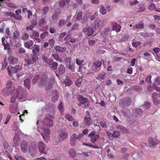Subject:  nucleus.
<instances>
[{"label": "nucleus", "mask_w": 160, "mask_h": 160, "mask_svg": "<svg viewBox=\"0 0 160 160\" xmlns=\"http://www.w3.org/2000/svg\"><path fill=\"white\" fill-rule=\"evenodd\" d=\"M65 3V0H61L59 3V5L60 7H63Z\"/></svg>", "instance_id": "46"}, {"label": "nucleus", "mask_w": 160, "mask_h": 160, "mask_svg": "<svg viewBox=\"0 0 160 160\" xmlns=\"http://www.w3.org/2000/svg\"><path fill=\"white\" fill-rule=\"evenodd\" d=\"M144 25L143 24H137L134 25L133 27V29L134 30L136 29H142L144 28Z\"/></svg>", "instance_id": "25"}, {"label": "nucleus", "mask_w": 160, "mask_h": 160, "mask_svg": "<svg viewBox=\"0 0 160 160\" xmlns=\"http://www.w3.org/2000/svg\"><path fill=\"white\" fill-rule=\"evenodd\" d=\"M44 61L47 63V64L50 67H51V64H52L53 62V60L51 59L45 58H44Z\"/></svg>", "instance_id": "31"}, {"label": "nucleus", "mask_w": 160, "mask_h": 160, "mask_svg": "<svg viewBox=\"0 0 160 160\" xmlns=\"http://www.w3.org/2000/svg\"><path fill=\"white\" fill-rule=\"evenodd\" d=\"M157 139H153L151 137H150L148 139V144L149 147L151 148H153L156 147Z\"/></svg>", "instance_id": "13"}, {"label": "nucleus", "mask_w": 160, "mask_h": 160, "mask_svg": "<svg viewBox=\"0 0 160 160\" xmlns=\"http://www.w3.org/2000/svg\"><path fill=\"white\" fill-rule=\"evenodd\" d=\"M82 18V12L80 11L76 12V19L77 20H80Z\"/></svg>", "instance_id": "33"}, {"label": "nucleus", "mask_w": 160, "mask_h": 160, "mask_svg": "<svg viewBox=\"0 0 160 160\" xmlns=\"http://www.w3.org/2000/svg\"><path fill=\"white\" fill-rule=\"evenodd\" d=\"M77 64L79 65H81L83 62V60H79L77 59L76 60Z\"/></svg>", "instance_id": "60"}, {"label": "nucleus", "mask_w": 160, "mask_h": 160, "mask_svg": "<svg viewBox=\"0 0 160 160\" xmlns=\"http://www.w3.org/2000/svg\"><path fill=\"white\" fill-rule=\"evenodd\" d=\"M82 145H85L87 146H89L90 147H91L93 148H99V147L96 146H94V145H93L91 143H86L85 142H83L82 143Z\"/></svg>", "instance_id": "34"}, {"label": "nucleus", "mask_w": 160, "mask_h": 160, "mask_svg": "<svg viewBox=\"0 0 160 160\" xmlns=\"http://www.w3.org/2000/svg\"><path fill=\"white\" fill-rule=\"evenodd\" d=\"M32 35H34L36 37H38L39 36V33L38 32H36L35 30H33L32 31Z\"/></svg>", "instance_id": "62"}, {"label": "nucleus", "mask_w": 160, "mask_h": 160, "mask_svg": "<svg viewBox=\"0 0 160 160\" xmlns=\"http://www.w3.org/2000/svg\"><path fill=\"white\" fill-rule=\"evenodd\" d=\"M131 99L128 97L123 98L119 102L120 105L122 107H126L129 106L131 103Z\"/></svg>", "instance_id": "3"}, {"label": "nucleus", "mask_w": 160, "mask_h": 160, "mask_svg": "<svg viewBox=\"0 0 160 160\" xmlns=\"http://www.w3.org/2000/svg\"><path fill=\"white\" fill-rule=\"evenodd\" d=\"M13 38L14 40H16L19 38L20 36L19 32L17 31H15L13 33Z\"/></svg>", "instance_id": "29"}, {"label": "nucleus", "mask_w": 160, "mask_h": 160, "mask_svg": "<svg viewBox=\"0 0 160 160\" xmlns=\"http://www.w3.org/2000/svg\"><path fill=\"white\" fill-rule=\"evenodd\" d=\"M54 83V80H52L49 82L48 85L46 86L45 89L47 90H49L51 89L53 86V84Z\"/></svg>", "instance_id": "27"}, {"label": "nucleus", "mask_w": 160, "mask_h": 160, "mask_svg": "<svg viewBox=\"0 0 160 160\" xmlns=\"http://www.w3.org/2000/svg\"><path fill=\"white\" fill-rule=\"evenodd\" d=\"M86 113V115L84 118V123L86 125H89L91 121L90 115L88 111H87Z\"/></svg>", "instance_id": "9"}, {"label": "nucleus", "mask_w": 160, "mask_h": 160, "mask_svg": "<svg viewBox=\"0 0 160 160\" xmlns=\"http://www.w3.org/2000/svg\"><path fill=\"white\" fill-rule=\"evenodd\" d=\"M52 56L57 62H62V59L60 58L58 55L57 54H52Z\"/></svg>", "instance_id": "30"}, {"label": "nucleus", "mask_w": 160, "mask_h": 160, "mask_svg": "<svg viewBox=\"0 0 160 160\" xmlns=\"http://www.w3.org/2000/svg\"><path fill=\"white\" fill-rule=\"evenodd\" d=\"M82 82V79L81 78H79L76 80L75 83V85L78 87H80L81 86Z\"/></svg>", "instance_id": "36"}, {"label": "nucleus", "mask_w": 160, "mask_h": 160, "mask_svg": "<svg viewBox=\"0 0 160 160\" xmlns=\"http://www.w3.org/2000/svg\"><path fill=\"white\" fill-rule=\"evenodd\" d=\"M155 8V5L154 3H152L148 7V8L150 10H152Z\"/></svg>", "instance_id": "56"}, {"label": "nucleus", "mask_w": 160, "mask_h": 160, "mask_svg": "<svg viewBox=\"0 0 160 160\" xmlns=\"http://www.w3.org/2000/svg\"><path fill=\"white\" fill-rule=\"evenodd\" d=\"M44 134L41 133L44 139L46 138H48L51 133L50 130L48 128H44L43 129Z\"/></svg>", "instance_id": "16"}, {"label": "nucleus", "mask_w": 160, "mask_h": 160, "mask_svg": "<svg viewBox=\"0 0 160 160\" xmlns=\"http://www.w3.org/2000/svg\"><path fill=\"white\" fill-rule=\"evenodd\" d=\"M47 78L48 77L46 74L42 75L40 78L39 81H38L39 82V85L42 87L45 85L47 82Z\"/></svg>", "instance_id": "6"}, {"label": "nucleus", "mask_w": 160, "mask_h": 160, "mask_svg": "<svg viewBox=\"0 0 160 160\" xmlns=\"http://www.w3.org/2000/svg\"><path fill=\"white\" fill-rule=\"evenodd\" d=\"M79 24L78 23H75L72 27L73 29H78Z\"/></svg>", "instance_id": "59"}, {"label": "nucleus", "mask_w": 160, "mask_h": 160, "mask_svg": "<svg viewBox=\"0 0 160 160\" xmlns=\"http://www.w3.org/2000/svg\"><path fill=\"white\" fill-rule=\"evenodd\" d=\"M81 136V135L79 134L78 135H77L76 134L73 133L71 136L70 138L74 139H78Z\"/></svg>", "instance_id": "40"}, {"label": "nucleus", "mask_w": 160, "mask_h": 160, "mask_svg": "<svg viewBox=\"0 0 160 160\" xmlns=\"http://www.w3.org/2000/svg\"><path fill=\"white\" fill-rule=\"evenodd\" d=\"M109 30V28H105L104 31H103V33L104 34L103 35H107L108 34V32Z\"/></svg>", "instance_id": "61"}, {"label": "nucleus", "mask_w": 160, "mask_h": 160, "mask_svg": "<svg viewBox=\"0 0 160 160\" xmlns=\"http://www.w3.org/2000/svg\"><path fill=\"white\" fill-rule=\"evenodd\" d=\"M112 30H116V32H118L120 31L121 27L118 24L113 22L112 23Z\"/></svg>", "instance_id": "21"}, {"label": "nucleus", "mask_w": 160, "mask_h": 160, "mask_svg": "<svg viewBox=\"0 0 160 160\" xmlns=\"http://www.w3.org/2000/svg\"><path fill=\"white\" fill-rule=\"evenodd\" d=\"M8 60L9 63L12 64H17L18 61L17 58L13 56H11L9 58Z\"/></svg>", "instance_id": "22"}, {"label": "nucleus", "mask_w": 160, "mask_h": 160, "mask_svg": "<svg viewBox=\"0 0 160 160\" xmlns=\"http://www.w3.org/2000/svg\"><path fill=\"white\" fill-rule=\"evenodd\" d=\"M39 76L37 75L35 76V78L33 79L32 82L33 83L37 82V81L38 80Z\"/></svg>", "instance_id": "55"}, {"label": "nucleus", "mask_w": 160, "mask_h": 160, "mask_svg": "<svg viewBox=\"0 0 160 160\" xmlns=\"http://www.w3.org/2000/svg\"><path fill=\"white\" fill-rule=\"evenodd\" d=\"M6 38L3 37L2 39V41L3 45L4 46V49L7 50L9 48V45L6 41H5Z\"/></svg>", "instance_id": "19"}, {"label": "nucleus", "mask_w": 160, "mask_h": 160, "mask_svg": "<svg viewBox=\"0 0 160 160\" xmlns=\"http://www.w3.org/2000/svg\"><path fill=\"white\" fill-rule=\"evenodd\" d=\"M93 29L89 27H86L82 30V32L85 35L88 36H90L93 34Z\"/></svg>", "instance_id": "7"}, {"label": "nucleus", "mask_w": 160, "mask_h": 160, "mask_svg": "<svg viewBox=\"0 0 160 160\" xmlns=\"http://www.w3.org/2000/svg\"><path fill=\"white\" fill-rule=\"evenodd\" d=\"M60 14V11L59 10L55 11L54 13L52 15L51 17L52 20V21L56 20Z\"/></svg>", "instance_id": "23"}, {"label": "nucleus", "mask_w": 160, "mask_h": 160, "mask_svg": "<svg viewBox=\"0 0 160 160\" xmlns=\"http://www.w3.org/2000/svg\"><path fill=\"white\" fill-rule=\"evenodd\" d=\"M140 43L139 42H132V45L135 47H137L140 44Z\"/></svg>", "instance_id": "64"}, {"label": "nucleus", "mask_w": 160, "mask_h": 160, "mask_svg": "<svg viewBox=\"0 0 160 160\" xmlns=\"http://www.w3.org/2000/svg\"><path fill=\"white\" fill-rule=\"evenodd\" d=\"M16 92H17L16 95L12 96L10 99V102L11 103L14 102L16 100V99L17 98L19 94V92L17 90H16Z\"/></svg>", "instance_id": "28"}, {"label": "nucleus", "mask_w": 160, "mask_h": 160, "mask_svg": "<svg viewBox=\"0 0 160 160\" xmlns=\"http://www.w3.org/2000/svg\"><path fill=\"white\" fill-rule=\"evenodd\" d=\"M29 38V35L26 33H24L22 37V39L23 40H26Z\"/></svg>", "instance_id": "38"}, {"label": "nucleus", "mask_w": 160, "mask_h": 160, "mask_svg": "<svg viewBox=\"0 0 160 160\" xmlns=\"http://www.w3.org/2000/svg\"><path fill=\"white\" fill-rule=\"evenodd\" d=\"M93 66L96 69L97 68H99L100 67V62L99 61H97L95 62L93 65Z\"/></svg>", "instance_id": "41"}, {"label": "nucleus", "mask_w": 160, "mask_h": 160, "mask_svg": "<svg viewBox=\"0 0 160 160\" xmlns=\"http://www.w3.org/2000/svg\"><path fill=\"white\" fill-rule=\"evenodd\" d=\"M153 101L154 104L156 105H158L160 103L159 101L157 100L156 98L153 99Z\"/></svg>", "instance_id": "57"}, {"label": "nucleus", "mask_w": 160, "mask_h": 160, "mask_svg": "<svg viewBox=\"0 0 160 160\" xmlns=\"http://www.w3.org/2000/svg\"><path fill=\"white\" fill-rule=\"evenodd\" d=\"M24 84L25 86L27 87L28 89L30 88V82L29 79H26L24 81Z\"/></svg>", "instance_id": "26"}, {"label": "nucleus", "mask_w": 160, "mask_h": 160, "mask_svg": "<svg viewBox=\"0 0 160 160\" xmlns=\"http://www.w3.org/2000/svg\"><path fill=\"white\" fill-rule=\"evenodd\" d=\"M21 148L23 152H26L27 151L28 148V144L26 141L24 140L22 141Z\"/></svg>", "instance_id": "15"}, {"label": "nucleus", "mask_w": 160, "mask_h": 160, "mask_svg": "<svg viewBox=\"0 0 160 160\" xmlns=\"http://www.w3.org/2000/svg\"><path fill=\"white\" fill-rule=\"evenodd\" d=\"M7 69L8 71V74L10 75L11 74V71L13 73H17L20 71V69L18 68L15 67H12L11 68V70L9 66H8L7 68Z\"/></svg>", "instance_id": "14"}, {"label": "nucleus", "mask_w": 160, "mask_h": 160, "mask_svg": "<svg viewBox=\"0 0 160 160\" xmlns=\"http://www.w3.org/2000/svg\"><path fill=\"white\" fill-rule=\"evenodd\" d=\"M78 101L79 102L78 106L82 108L88 107L90 104L89 100L84 98L82 96H79L78 99Z\"/></svg>", "instance_id": "1"}, {"label": "nucleus", "mask_w": 160, "mask_h": 160, "mask_svg": "<svg viewBox=\"0 0 160 160\" xmlns=\"http://www.w3.org/2000/svg\"><path fill=\"white\" fill-rule=\"evenodd\" d=\"M58 65V63L56 62H53V63L51 64V67L50 68L52 70H55L57 68Z\"/></svg>", "instance_id": "35"}, {"label": "nucleus", "mask_w": 160, "mask_h": 160, "mask_svg": "<svg viewBox=\"0 0 160 160\" xmlns=\"http://www.w3.org/2000/svg\"><path fill=\"white\" fill-rule=\"evenodd\" d=\"M66 117L70 121H72L74 119V118L69 114H66Z\"/></svg>", "instance_id": "43"}, {"label": "nucleus", "mask_w": 160, "mask_h": 160, "mask_svg": "<svg viewBox=\"0 0 160 160\" xmlns=\"http://www.w3.org/2000/svg\"><path fill=\"white\" fill-rule=\"evenodd\" d=\"M68 153L70 157L73 158L76 156V151L73 149H71L68 151Z\"/></svg>", "instance_id": "24"}, {"label": "nucleus", "mask_w": 160, "mask_h": 160, "mask_svg": "<svg viewBox=\"0 0 160 160\" xmlns=\"http://www.w3.org/2000/svg\"><path fill=\"white\" fill-rule=\"evenodd\" d=\"M48 6L44 7L42 11L43 13L44 14H46L48 12Z\"/></svg>", "instance_id": "48"}, {"label": "nucleus", "mask_w": 160, "mask_h": 160, "mask_svg": "<svg viewBox=\"0 0 160 160\" xmlns=\"http://www.w3.org/2000/svg\"><path fill=\"white\" fill-rule=\"evenodd\" d=\"M70 144L71 146H74L75 145L76 143V140L75 139H74L70 138Z\"/></svg>", "instance_id": "53"}, {"label": "nucleus", "mask_w": 160, "mask_h": 160, "mask_svg": "<svg viewBox=\"0 0 160 160\" xmlns=\"http://www.w3.org/2000/svg\"><path fill=\"white\" fill-rule=\"evenodd\" d=\"M120 136V134L118 131H114L112 133V137H118Z\"/></svg>", "instance_id": "42"}, {"label": "nucleus", "mask_w": 160, "mask_h": 160, "mask_svg": "<svg viewBox=\"0 0 160 160\" xmlns=\"http://www.w3.org/2000/svg\"><path fill=\"white\" fill-rule=\"evenodd\" d=\"M54 49L57 52H64L66 50V49L64 47H61L58 45L55 46Z\"/></svg>", "instance_id": "18"}, {"label": "nucleus", "mask_w": 160, "mask_h": 160, "mask_svg": "<svg viewBox=\"0 0 160 160\" xmlns=\"http://www.w3.org/2000/svg\"><path fill=\"white\" fill-rule=\"evenodd\" d=\"M11 118V116L10 115H7V117L6 118V121L4 122L5 124H7L8 122L10 119Z\"/></svg>", "instance_id": "58"}, {"label": "nucleus", "mask_w": 160, "mask_h": 160, "mask_svg": "<svg viewBox=\"0 0 160 160\" xmlns=\"http://www.w3.org/2000/svg\"><path fill=\"white\" fill-rule=\"evenodd\" d=\"M59 92L57 90H54L52 92V96L55 97L56 99H58L59 97Z\"/></svg>", "instance_id": "37"}, {"label": "nucleus", "mask_w": 160, "mask_h": 160, "mask_svg": "<svg viewBox=\"0 0 160 160\" xmlns=\"http://www.w3.org/2000/svg\"><path fill=\"white\" fill-rule=\"evenodd\" d=\"M5 33L7 34L6 37L7 38H8L10 35V29L9 28H7L5 30Z\"/></svg>", "instance_id": "50"}, {"label": "nucleus", "mask_w": 160, "mask_h": 160, "mask_svg": "<svg viewBox=\"0 0 160 160\" xmlns=\"http://www.w3.org/2000/svg\"><path fill=\"white\" fill-rule=\"evenodd\" d=\"M34 44V42L32 40L28 41L24 43V46L28 49H31Z\"/></svg>", "instance_id": "20"}, {"label": "nucleus", "mask_w": 160, "mask_h": 160, "mask_svg": "<svg viewBox=\"0 0 160 160\" xmlns=\"http://www.w3.org/2000/svg\"><path fill=\"white\" fill-rule=\"evenodd\" d=\"M65 23V22L64 19L60 20L59 22V26L62 27Z\"/></svg>", "instance_id": "54"}, {"label": "nucleus", "mask_w": 160, "mask_h": 160, "mask_svg": "<svg viewBox=\"0 0 160 160\" xmlns=\"http://www.w3.org/2000/svg\"><path fill=\"white\" fill-rule=\"evenodd\" d=\"M39 51V46L38 45L35 44L32 51L33 53L32 55L37 58L39 55L38 53Z\"/></svg>", "instance_id": "11"}, {"label": "nucleus", "mask_w": 160, "mask_h": 160, "mask_svg": "<svg viewBox=\"0 0 160 160\" xmlns=\"http://www.w3.org/2000/svg\"><path fill=\"white\" fill-rule=\"evenodd\" d=\"M58 72L61 74H62L64 73L65 71L64 67L62 65H61L58 68Z\"/></svg>", "instance_id": "32"}, {"label": "nucleus", "mask_w": 160, "mask_h": 160, "mask_svg": "<svg viewBox=\"0 0 160 160\" xmlns=\"http://www.w3.org/2000/svg\"><path fill=\"white\" fill-rule=\"evenodd\" d=\"M151 76L150 75L148 76L146 78V81L148 84H150L151 83Z\"/></svg>", "instance_id": "52"}, {"label": "nucleus", "mask_w": 160, "mask_h": 160, "mask_svg": "<svg viewBox=\"0 0 160 160\" xmlns=\"http://www.w3.org/2000/svg\"><path fill=\"white\" fill-rule=\"evenodd\" d=\"M46 23V22L45 21V19L42 18L39 19V24H45Z\"/></svg>", "instance_id": "47"}, {"label": "nucleus", "mask_w": 160, "mask_h": 160, "mask_svg": "<svg viewBox=\"0 0 160 160\" xmlns=\"http://www.w3.org/2000/svg\"><path fill=\"white\" fill-rule=\"evenodd\" d=\"M48 32H45L40 35V37L41 39H43L44 37L48 34Z\"/></svg>", "instance_id": "51"}, {"label": "nucleus", "mask_w": 160, "mask_h": 160, "mask_svg": "<svg viewBox=\"0 0 160 160\" xmlns=\"http://www.w3.org/2000/svg\"><path fill=\"white\" fill-rule=\"evenodd\" d=\"M49 44L51 47H53L54 45V41L52 39H51L48 41Z\"/></svg>", "instance_id": "44"}, {"label": "nucleus", "mask_w": 160, "mask_h": 160, "mask_svg": "<svg viewBox=\"0 0 160 160\" xmlns=\"http://www.w3.org/2000/svg\"><path fill=\"white\" fill-rule=\"evenodd\" d=\"M154 84L156 85H160V77H158L154 82Z\"/></svg>", "instance_id": "45"}, {"label": "nucleus", "mask_w": 160, "mask_h": 160, "mask_svg": "<svg viewBox=\"0 0 160 160\" xmlns=\"http://www.w3.org/2000/svg\"><path fill=\"white\" fill-rule=\"evenodd\" d=\"M68 135V133L65 132H61L57 137L58 139V142H60L66 139Z\"/></svg>", "instance_id": "12"}, {"label": "nucleus", "mask_w": 160, "mask_h": 160, "mask_svg": "<svg viewBox=\"0 0 160 160\" xmlns=\"http://www.w3.org/2000/svg\"><path fill=\"white\" fill-rule=\"evenodd\" d=\"M54 117L49 114H46L45 116V119L44 121V124L46 126L52 127L53 123V120Z\"/></svg>", "instance_id": "2"}, {"label": "nucleus", "mask_w": 160, "mask_h": 160, "mask_svg": "<svg viewBox=\"0 0 160 160\" xmlns=\"http://www.w3.org/2000/svg\"><path fill=\"white\" fill-rule=\"evenodd\" d=\"M7 92L8 94H11L16 90L15 87L13 85V83L11 81H8L6 84Z\"/></svg>", "instance_id": "4"}, {"label": "nucleus", "mask_w": 160, "mask_h": 160, "mask_svg": "<svg viewBox=\"0 0 160 160\" xmlns=\"http://www.w3.org/2000/svg\"><path fill=\"white\" fill-rule=\"evenodd\" d=\"M38 148L40 152L42 154H46L47 151L45 149V145L42 142H40L38 143Z\"/></svg>", "instance_id": "5"}, {"label": "nucleus", "mask_w": 160, "mask_h": 160, "mask_svg": "<svg viewBox=\"0 0 160 160\" xmlns=\"http://www.w3.org/2000/svg\"><path fill=\"white\" fill-rule=\"evenodd\" d=\"M37 58L32 56L31 57H27L25 59V63L26 64H28L30 65L31 64H33L36 61V59Z\"/></svg>", "instance_id": "10"}, {"label": "nucleus", "mask_w": 160, "mask_h": 160, "mask_svg": "<svg viewBox=\"0 0 160 160\" xmlns=\"http://www.w3.org/2000/svg\"><path fill=\"white\" fill-rule=\"evenodd\" d=\"M96 133L93 131L88 135V137L91 138V142L94 143L96 142L99 136L97 134H95Z\"/></svg>", "instance_id": "8"}, {"label": "nucleus", "mask_w": 160, "mask_h": 160, "mask_svg": "<svg viewBox=\"0 0 160 160\" xmlns=\"http://www.w3.org/2000/svg\"><path fill=\"white\" fill-rule=\"evenodd\" d=\"M19 52L20 53H26V51L24 48H21L19 49Z\"/></svg>", "instance_id": "63"}, {"label": "nucleus", "mask_w": 160, "mask_h": 160, "mask_svg": "<svg viewBox=\"0 0 160 160\" xmlns=\"http://www.w3.org/2000/svg\"><path fill=\"white\" fill-rule=\"evenodd\" d=\"M137 12H140L144 11L145 9V7L142 5L139 8H137Z\"/></svg>", "instance_id": "39"}, {"label": "nucleus", "mask_w": 160, "mask_h": 160, "mask_svg": "<svg viewBox=\"0 0 160 160\" xmlns=\"http://www.w3.org/2000/svg\"><path fill=\"white\" fill-rule=\"evenodd\" d=\"M64 40L65 41H67L69 40V41L72 43H75L76 42H78L79 39L78 38H76L75 39H72L71 38V35L69 34L66 36L64 38Z\"/></svg>", "instance_id": "17"}, {"label": "nucleus", "mask_w": 160, "mask_h": 160, "mask_svg": "<svg viewBox=\"0 0 160 160\" xmlns=\"http://www.w3.org/2000/svg\"><path fill=\"white\" fill-rule=\"evenodd\" d=\"M65 82L66 85L68 86L71 85L72 83V81L69 79H66L65 81Z\"/></svg>", "instance_id": "49"}]
</instances>
